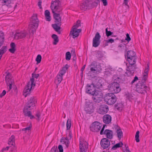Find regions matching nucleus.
Returning a JSON list of instances; mask_svg holds the SVG:
<instances>
[{"instance_id":"1","label":"nucleus","mask_w":152,"mask_h":152,"mask_svg":"<svg viewBox=\"0 0 152 152\" xmlns=\"http://www.w3.org/2000/svg\"><path fill=\"white\" fill-rule=\"evenodd\" d=\"M86 92L93 95L92 97L94 101L96 103H99L102 101L103 94L102 92L96 90V88L92 83L88 84L86 86Z\"/></svg>"},{"instance_id":"2","label":"nucleus","mask_w":152,"mask_h":152,"mask_svg":"<svg viewBox=\"0 0 152 152\" xmlns=\"http://www.w3.org/2000/svg\"><path fill=\"white\" fill-rule=\"evenodd\" d=\"M99 3V0H95L93 2H92L91 0H86L85 2L81 4L80 9L85 11L87 9H91L96 7Z\"/></svg>"},{"instance_id":"3","label":"nucleus","mask_w":152,"mask_h":152,"mask_svg":"<svg viewBox=\"0 0 152 152\" xmlns=\"http://www.w3.org/2000/svg\"><path fill=\"white\" fill-rule=\"evenodd\" d=\"M39 20L37 18V15L34 14L30 19V24L29 25L28 28L31 30V33L33 34L36 31L39 25Z\"/></svg>"},{"instance_id":"4","label":"nucleus","mask_w":152,"mask_h":152,"mask_svg":"<svg viewBox=\"0 0 152 152\" xmlns=\"http://www.w3.org/2000/svg\"><path fill=\"white\" fill-rule=\"evenodd\" d=\"M50 8L52 12H57V13H62V8L61 2L58 0L52 1L51 3Z\"/></svg>"},{"instance_id":"5","label":"nucleus","mask_w":152,"mask_h":152,"mask_svg":"<svg viewBox=\"0 0 152 152\" xmlns=\"http://www.w3.org/2000/svg\"><path fill=\"white\" fill-rule=\"evenodd\" d=\"M104 100L108 105L114 104L117 101L116 96L113 93H107L104 97Z\"/></svg>"},{"instance_id":"6","label":"nucleus","mask_w":152,"mask_h":152,"mask_svg":"<svg viewBox=\"0 0 152 152\" xmlns=\"http://www.w3.org/2000/svg\"><path fill=\"white\" fill-rule=\"evenodd\" d=\"M36 102V99L34 97H31L26 103L23 110H30L32 109L35 106Z\"/></svg>"},{"instance_id":"7","label":"nucleus","mask_w":152,"mask_h":152,"mask_svg":"<svg viewBox=\"0 0 152 152\" xmlns=\"http://www.w3.org/2000/svg\"><path fill=\"white\" fill-rule=\"evenodd\" d=\"M148 88L147 86L140 82H139L136 85V90L139 93L144 94L146 92V90Z\"/></svg>"},{"instance_id":"8","label":"nucleus","mask_w":152,"mask_h":152,"mask_svg":"<svg viewBox=\"0 0 152 152\" xmlns=\"http://www.w3.org/2000/svg\"><path fill=\"white\" fill-rule=\"evenodd\" d=\"M112 83L110 85L109 90L113 92L114 93H118L121 90L119 84L117 81H115Z\"/></svg>"},{"instance_id":"9","label":"nucleus","mask_w":152,"mask_h":152,"mask_svg":"<svg viewBox=\"0 0 152 152\" xmlns=\"http://www.w3.org/2000/svg\"><path fill=\"white\" fill-rule=\"evenodd\" d=\"M102 125L97 121L93 122L90 127V130L93 132H98L101 129Z\"/></svg>"},{"instance_id":"10","label":"nucleus","mask_w":152,"mask_h":152,"mask_svg":"<svg viewBox=\"0 0 152 152\" xmlns=\"http://www.w3.org/2000/svg\"><path fill=\"white\" fill-rule=\"evenodd\" d=\"M101 36L98 32H97L95 35L94 37L93 38L92 42V46L93 47H97L100 44V39Z\"/></svg>"},{"instance_id":"11","label":"nucleus","mask_w":152,"mask_h":152,"mask_svg":"<svg viewBox=\"0 0 152 152\" xmlns=\"http://www.w3.org/2000/svg\"><path fill=\"white\" fill-rule=\"evenodd\" d=\"M136 65L135 64L134 65L129 64L126 69L127 72H126V74L128 76L133 75L136 68Z\"/></svg>"},{"instance_id":"12","label":"nucleus","mask_w":152,"mask_h":152,"mask_svg":"<svg viewBox=\"0 0 152 152\" xmlns=\"http://www.w3.org/2000/svg\"><path fill=\"white\" fill-rule=\"evenodd\" d=\"M109 111L108 106L105 104L101 105L98 110V112L101 114H104L106 113Z\"/></svg>"},{"instance_id":"13","label":"nucleus","mask_w":152,"mask_h":152,"mask_svg":"<svg viewBox=\"0 0 152 152\" xmlns=\"http://www.w3.org/2000/svg\"><path fill=\"white\" fill-rule=\"evenodd\" d=\"M85 110L87 113L91 114L94 112V107L92 103H87L85 107Z\"/></svg>"},{"instance_id":"14","label":"nucleus","mask_w":152,"mask_h":152,"mask_svg":"<svg viewBox=\"0 0 152 152\" xmlns=\"http://www.w3.org/2000/svg\"><path fill=\"white\" fill-rule=\"evenodd\" d=\"M100 144L103 149L107 148L110 145L109 140L106 138H104L102 139L100 142Z\"/></svg>"},{"instance_id":"15","label":"nucleus","mask_w":152,"mask_h":152,"mask_svg":"<svg viewBox=\"0 0 152 152\" xmlns=\"http://www.w3.org/2000/svg\"><path fill=\"white\" fill-rule=\"evenodd\" d=\"M113 129H115L117 133V135L119 140H120L122 136H123V133L120 127L117 124H114L113 126L112 127Z\"/></svg>"},{"instance_id":"16","label":"nucleus","mask_w":152,"mask_h":152,"mask_svg":"<svg viewBox=\"0 0 152 152\" xmlns=\"http://www.w3.org/2000/svg\"><path fill=\"white\" fill-rule=\"evenodd\" d=\"M88 148V144L86 141H80V152H86Z\"/></svg>"},{"instance_id":"17","label":"nucleus","mask_w":152,"mask_h":152,"mask_svg":"<svg viewBox=\"0 0 152 152\" xmlns=\"http://www.w3.org/2000/svg\"><path fill=\"white\" fill-rule=\"evenodd\" d=\"M30 82H29L23 91V95L25 97L29 95L32 90V89L30 87Z\"/></svg>"},{"instance_id":"18","label":"nucleus","mask_w":152,"mask_h":152,"mask_svg":"<svg viewBox=\"0 0 152 152\" xmlns=\"http://www.w3.org/2000/svg\"><path fill=\"white\" fill-rule=\"evenodd\" d=\"M97 66L96 62L94 61L91 63V67L90 69L91 71L88 72V76H91V74L92 73V72H94L95 71H97L99 70V69H97Z\"/></svg>"},{"instance_id":"19","label":"nucleus","mask_w":152,"mask_h":152,"mask_svg":"<svg viewBox=\"0 0 152 152\" xmlns=\"http://www.w3.org/2000/svg\"><path fill=\"white\" fill-rule=\"evenodd\" d=\"M81 31V30L80 29H77L76 28H72L70 33H72L73 38H75L79 35V34Z\"/></svg>"},{"instance_id":"20","label":"nucleus","mask_w":152,"mask_h":152,"mask_svg":"<svg viewBox=\"0 0 152 152\" xmlns=\"http://www.w3.org/2000/svg\"><path fill=\"white\" fill-rule=\"evenodd\" d=\"M27 35L25 31H21L20 32L16 33L15 35L14 38L15 39H18L25 37Z\"/></svg>"},{"instance_id":"21","label":"nucleus","mask_w":152,"mask_h":152,"mask_svg":"<svg viewBox=\"0 0 152 152\" xmlns=\"http://www.w3.org/2000/svg\"><path fill=\"white\" fill-rule=\"evenodd\" d=\"M53 14V17L55 19V23H60L61 22V17L60 14L62 13H57V12H52Z\"/></svg>"},{"instance_id":"22","label":"nucleus","mask_w":152,"mask_h":152,"mask_svg":"<svg viewBox=\"0 0 152 152\" xmlns=\"http://www.w3.org/2000/svg\"><path fill=\"white\" fill-rule=\"evenodd\" d=\"M113 132L112 131L109 129L105 130L103 134L106 135L107 137L109 139H111L113 138Z\"/></svg>"},{"instance_id":"23","label":"nucleus","mask_w":152,"mask_h":152,"mask_svg":"<svg viewBox=\"0 0 152 152\" xmlns=\"http://www.w3.org/2000/svg\"><path fill=\"white\" fill-rule=\"evenodd\" d=\"M103 119L104 122L106 124H109L111 121V117L108 114L104 115Z\"/></svg>"},{"instance_id":"24","label":"nucleus","mask_w":152,"mask_h":152,"mask_svg":"<svg viewBox=\"0 0 152 152\" xmlns=\"http://www.w3.org/2000/svg\"><path fill=\"white\" fill-rule=\"evenodd\" d=\"M11 75L10 73H8L5 77V80L7 85L12 84L14 83L13 80L10 78Z\"/></svg>"},{"instance_id":"25","label":"nucleus","mask_w":152,"mask_h":152,"mask_svg":"<svg viewBox=\"0 0 152 152\" xmlns=\"http://www.w3.org/2000/svg\"><path fill=\"white\" fill-rule=\"evenodd\" d=\"M92 83L94 86L95 88H99L102 86V84L101 83V80L96 79Z\"/></svg>"},{"instance_id":"26","label":"nucleus","mask_w":152,"mask_h":152,"mask_svg":"<svg viewBox=\"0 0 152 152\" xmlns=\"http://www.w3.org/2000/svg\"><path fill=\"white\" fill-rule=\"evenodd\" d=\"M55 23L54 24H52V26L56 31H58L61 29L60 26L61 25V22Z\"/></svg>"},{"instance_id":"27","label":"nucleus","mask_w":152,"mask_h":152,"mask_svg":"<svg viewBox=\"0 0 152 152\" xmlns=\"http://www.w3.org/2000/svg\"><path fill=\"white\" fill-rule=\"evenodd\" d=\"M125 76L124 74H121L119 77H117L115 80H118L119 83H122L126 79Z\"/></svg>"},{"instance_id":"28","label":"nucleus","mask_w":152,"mask_h":152,"mask_svg":"<svg viewBox=\"0 0 152 152\" xmlns=\"http://www.w3.org/2000/svg\"><path fill=\"white\" fill-rule=\"evenodd\" d=\"M68 67V65L67 64H66L63 67L62 69L59 72L58 74L62 76L66 73V71Z\"/></svg>"},{"instance_id":"29","label":"nucleus","mask_w":152,"mask_h":152,"mask_svg":"<svg viewBox=\"0 0 152 152\" xmlns=\"http://www.w3.org/2000/svg\"><path fill=\"white\" fill-rule=\"evenodd\" d=\"M136 57L135 53L132 50H129L127 53V58Z\"/></svg>"},{"instance_id":"30","label":"nucleus","mask_w":152,"mask_h":152,"mask_svg":"<svg viewBox=\"0 0 152 152\" xmlns=\"http://www.w3.org/2000/svg\"><path fill=\"white\" fill-rule=\"evenodd\" d=\"M23 111L25 116L29 117L31 119L35 118V117L31 115V112L29 110H23Z\"/></svg>"},{"instance_id":"31","label":"nucleus","mask_w":152,"mask_h":152,"mask_svg":"<svg viewBox=\"0 0 152 152\" xmlns=\"http://www.w3.org/2000/svg\"><path fill=\"white\" fill-rule=\"evenodd\" d=\"M129 64L134 65L135 64L136 62V57L127 58Z\"/></svg>"},{"instance_id":"32","label":"nucleus","mask_w":152,"mask_h":152,"mask_svg":"<svg viewBox=\"0 0 152 152\" xmlns=\"http://www.w3.org/2000/svg\"><path fill=\"white\" fill-rule=\"evenodd\" d=\"M11 48L9 51L12 53H14L16 50L15 45L14 42H11L10 44Z\"/></svg>"},{"instance_id":"33","label":"nucleus","mask_w":152,"mask_h":152,"mask_svg":"<svg viewBox=\"0 0 152 152\" xmlns=\"http://www.w3.org/2000/svg\"><path fill=\"white\" fill-rule=\"evenodd\" d=\"M8 144L9 145H15V139L14 135H12L9 139Z\"/></svg>"},{"instance_id":"34","label":"nucleus","mask_w":152,"mask_h":152,"mask_svg":"<svg viewBox=\"0 0 152 152\" xmlns=\"http://www.w3.org/2000/svg\"><path fill=\"white\" fill-rule=\"evenodd\" d=\"M50 14V12L49 10H47L45 11V15L46 20L49 21L51 20V17Z\"/></svg>"},{"instance_id":"35","label":"nucleus","mask_w":152,"mask_h":152,"mask_svg":"<svg viewBox=\"0 0 152 152\" xmlns=\"http://www.w3.org/2000/svg\"><path fill=\"white\" fill-rule=\"evenodd\" d=\"M52 37L54 40V42H53V44L54 45H56L59 41L58 37L56 35L53 34L52 35Z\"/></svg>"},{"instance_id":"36","label":"nucleus","mask_w":152,"mask_h":152,"mask_svg":"<svg viewBox=\"0 0 152 152\" xmlns=\"http://www.w3.org/2000/svg\"><path fill=\"white\" fill-rule=\"evenodd\" d=\"M60 142H63V143H64L67 147H68L69 145V140H65V139H64V137H62L61 140Z\"/></svg>"},{"instance_id":"37","label":"nucleus","mask_w":152,"mask_h":152,"mask_svg":"<svg viewBox=\"0 0 152 152\" xmlns=\"http://www.w3.org/2000/svg\"><path fill=\"white\" fill-rule=\"evenodd\" d=\"M62 76L58 74L55 80L57 81L58 84H59L61 82L62 80Z\"/></svg>"},{"instance_id":"38","label":"nucleus","mask_w":152,"mask_h":152,"mask_svg":"<svg viewBox=\"0 0 152 152\" xmlns=\"http://www.w3.org/2000/svg\"><path fill=\"white\" fill-rule=\"evenodd\" d=\"M4 33L1 31H0V42L4 43Z\"/></svg>"},{"instance_id":"39","label":"nucleus","mask_w":152,"mask_h":152,"mask_svg":"<svg viewBox=\"0 0 152 152\" xmlns=\"http://www.w3.org/2000/svg\"><path fill=\"white\" fill-rule=\"evenodd\" d=\"M1 3L3 5H6L8 6L11 3L10 0H1Z\"/></svg>"},{"instance_id":"40","label":"nucleus","mask_w":152,"mask_h":152,"mask_svg":"<svg viewBox=\"0 0 152 152\" xmlns=\"http://www.w3.org/2000/svg\"><path fill=\"white\" fill-rule=\"evenodd\" d=\"M121 146L120 143H118L116 144L115 145H113L111 148V150H115L118 148L120 147Z\"/></svg>"},{"instance_id":"41","label":"nucleus","mask_w":152,"mask_h":152,"mask_svg":"<svg viewBox=\"0 0 152 152\" xmlns=\"http://www.w3.org/2000/svg\"><path fill=\"white\" fill-rule=\"evenodd\" d=\"M67 130L69 129L71 126V120L70 119H68L66 124Z\"/></svg>"},{"instance_id":"42","label":"nucleus","mask_w":152,"mask_h":152,"mask_svg":"<svg viewBox=\"0 0 152 152\" xmlns=\"http://www.w3.org/2000/svg\"><path fill=\"white\" fill-rule=\"evenodd\" d=\"M143 77H142V82L141 83L144 84L145 82V81L147 80L148 77V75L143 74Z\"/></svg>"},{"instance_id":"43","label":"nucleus","mask_w":152,"mask_h":152,"mask_svg":"<svg viewBox=\"0 0 152 152\" xmlns=\"http://www.w3.org/2000/svg\"><path fill=\"white\" fill-rule=\"evenodd\" d=\"M71 58V55L69 52H67L66 53V59L67 61L70 60Z\"/></svg>"},{"instance_id":"44","label":"nucleus","mask_w":152,"mask_h":152,"mask_svg":"<svg viewBox=\"0 0 152 152\" xmlns=\"http://www.w3.org/2000/svg\"><path fill=\"white\" fill-rule=\"evenodd\" d=\"M42 59V56L40 55H38L36 59V61L37 62V64L39 63L41 61Z\"/></svg>"},{"instance_id":"45","label":"nucleus","mask_w":152,"mask_h":152,"mask_svg":"<svg viewBox=\"0 0 152 152\" xmlns=\"http://www.w3.org/2000/svg\"><path fill=\"white\" fill-rule=\"evenodd\" d=\"M30 81L31 83H30V87L32 89V87L35 86V84L34 83V78H32L30 79Z\"/></svg>"},{"instance_id":"46","label":"nucleus","mask_w":152,"mask_h":152,"mask_svg":"<svg viewBox=\"0 0 152 152\" xmlns=\"http://www.w3.org/2000/svg\"><path fill=\"white\" fill-rule=\"evenodd\" d=\"M108 28H106L105 29V33L106 34V35L107 37H108L112 35L113 34V33L111 32L110 31H108L107 30Z\"/></svg>"},{"instance_id":"47","label":"nucleus","mask_w":152,"mask_h":152,"mask_svg":"<svg viewBox=\"0 0 152 152\" xmlns=\"http://www.w3.org/2000/svg\"><path fill=\"white\" fill-rule=\"evenodd\" d=\"M148 8L150 12V14L148 15V18L151 20H152V9L149 7H148Z\"/></svg>"},{"instance_id":"48","label":"nucleus","mask_w":152,"mask_h":152,"mask_svg":"<svg viewBox=\"0 0 152 152\" xmlns=\"http://www.w3.org/2000/svg\"><path fill=\"white\" fill-rule=\"evenodd\" d=\"M140 132L139 131H137L136 134L135 136V140L137 142H140V140L139 139Z\"/></svg>"},{"instance_id":"49","label":"nucleus","mask_w":152,"mask_h":152,"mask_svg":"<svg viewBox=\"0 0 152 152\" xmlns=\"http://www.w3.org/2000/svg\"><path fill=\"white\" fill-rule=\"evenodd\" d=\"M40 115L41 114L40 112L39 111H37L35 115V116L36 117H37L36 119L38 121H39L40 120Z\"/></svg>"},{"instance_id":"50","label":"nucleus","mask_w":152,"mask_h":152,"mask_svg":"<svg viewBox=\"0 0 152 152\" xmlns=\"http://www.w3.org/2000/svg\"><path fill=\"white\" fill-rule=\"evenodd\" d=\"M149 70V64H147V67H146L144 70V73L143 74L145 75H148V72Z\"/></svg>"},{"instance_id":"51","label":"nucleus","mask_w":152,"mask_h":152,"mask_svg":"<svg viewBox=\"0 0 152 152\" xmlns=\"http://www.w3.org/2000/svg\"><path fill=\"white\" fill-rule=\"evenodd\" d=\"M80 21L78 20L77 21V23L76 25H74L72 28H76L77 29L80 26Z\"/></svg>"},{"instance_id":"52","label":"nucleus","mask_w":152,"mask_h":152,"mask_svg":"<svg viewBox=\"0 0 152 152\" xmlns=\"http://www.w3.org/2000/svg\"><path fill=\"white\" fill-rule=\"evenodd\" d=\"M126 38H125V40H126L129 42L131 40V38L130 37L129 34L127 33L126 35Z\"/></svg>"},{"instance_id":"53","label":"nucleus","mask_w":152,"mask_h":152,"mask_svg":"<svg viewBox=\"0 0 152 152\" xmlns=\"http://www.w3.org/2000/svg\"><path fill=\"white\" fill-rule=\"evenodd\" d=\"M138 80V77L136 76L134 77V79L131 82V85H132L135 82Z\"/></svg>"},{"instance_id":"54","label":"nucleus","mask_w":152,"mask_h":152,"mask_svg":"<svg viewBox=\"0 0 152 152\" xmlns=\"http://www.w3.org/2000/svg\"><path fill=\"white\" fill-rule=\"evenodd\" d=\"M39 74H35L34 73H33L32 74V78H37L39 76Z\"/></svg>"},{"instance_id":"55","label":"nucleus","mask_w":152,"mask_h":152,"mask_svg":"<svg viewBox=\"0 0 152 152\" xmlns=\"http://www.w3.org/2000/svg\"><path fill=\"white\" fill-rule=\"evenodd\" d=\"M105 42H107V43H112L114 42V40L112 39H110L107 40H105Z\"/></svg>"},{"instance_id":"56","label":"nucleus","mask_w":152,"mask_h":152,"mask_svg":"<svg viewBox=\"0 0 152 152\" xmlns=\"http://www.w3.org/2000/svg\"><path fill=\"white\" fill-rule=\"evenodd\" d=\"M51 152H58L57 147H53L51 150Z\"/></svg>"},{"instance_id":"57","label":"nucleus","mask_w":152,"mask_h":152,"mask_svg":"<svg viewBox=\"0 0 152 152\" xmlns=\"http://www.w3.org/2000/svg\"><path fill=\"white\" fill-rule=\"evenodd\" d=\"M58 149L59 150V152H63V149L62 145H58Z\"/></svg>"},{"instance_id":"58","label":"nucleus","mask_w":152,"mask_h":152,"mask_svg":"<svg viewBox=\"0 0 152 152\" xmlns=\"http://www.w3.org/2000/svg\"><path fill=\"white\" fill-rule=\"evenodd\" d=\"M106 125H104L102 128V129L100 132V134L101 135L103 134H104L103 131L104 130V128L105 127V126H106Z\"/></svg>"},{"instance_id":"59","label":"nucleus","mask_w":152,"mask_h":152,"mask_svg":"<svg viewBox=\"0 0 152 152\" xmlns=\"http://www.w3.org/2000/svg\"><path fill=\"white\" fill-rule=\"evenodd\" d=\"M31 124L30 125V126L29 127H27L23 129L22 130L23 131H26V130H30V129H31Z\"/></svg>"},{"instance_id":"60","label":"nucleus","mask_w":152,"mask_h":152,"mask_svg":"<svg viewBox=\"0 0 152 152\" xmlns=\"http://www.w3.org/2000/svg\"><path fill=\"white\" fill-rule=\"evenodd\" d=\"M103 3V5L104 6H106L107 5V0H101Z\"/></svg>"},{"instance_id":"61","label":"nucleus","mask_w":152,"mask_h":152,"mask_svg":"<svg viewBox=\"0 0 152 152\" xmlns=\"http://www.w3.org/2000/svg\"><path fill=\"white\" fill-rule=\"evenodd\" d=\"M122 104H115V106L118 109H119Z\"/></svg>"},{"instance_id":"62","label":"nucleus","mask_w":152,"mask_h":152,"mask_svg":"<svg viewBox=\"0 0 152 152\" xmlns=\"http://www.w3.org/2000/svg\"><path fill=\"white\" fill-rule=\"evenodd\" d=\"M66 136L69 138L70 140L72 137V133L71 131H69V132L68 134H66Z\"/></svg>"},{"instance_id":"63","label":"nucleus","mask_w":152,"mask_h":152,"mask_svg":"<svg viewBox=\"0 0 152 152\" xmlns=\"http://www.w3.org/2000/svg\"><path fill=\"white\" fill-rule=\"evenodd\" d=\"M102 55L101 54L100 52L99 53L98 52L97 54H96V57L98 58H102Z\"/></svg>"},{"instance_id":"64","label":"nucleus","mask_w":152,"mask_h":152,"mask_svg":"<svg viewBox=\"0 0 152 152\" xmlns=\"http://www.w3.org/2000/svg\"><path fill=\"white\" fill-rule=\"evenodd\" d=\"M6 92L5 90H3L1 94H0V97L1 98L3 96H4L6 94Z\"/></svg>"}]
</instances>
